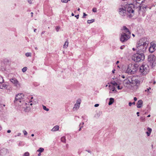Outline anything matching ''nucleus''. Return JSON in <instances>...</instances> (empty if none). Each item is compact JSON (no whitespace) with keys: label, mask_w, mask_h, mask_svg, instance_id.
<instances>
[{"label":"nucleus","mask_w":156,"mask_h":156,"mask_svg":"<svg viewBox=\"0 0 156 156\" xmlns=\"http://www.w3.org/2000/svg\"><path fill=\"white\" fill-rule=\"evenodd\" d=\"M148 44L149 41L147 38L144 37L141 38L136 44L137 51L141 53L145 52Z\"/></svg>","instance_id":"obj_1"},{"label":"nucleus","mask_w":156,"mask_h":156,"mask_svg":"<svg viewBox=\"0 0 156 156\" xmlns=\"http://www.w3.org/2000/svg\"><path fill=\"white\" fill-rule=\"evenodd\" d=\"M123 84L126 87H129L130 86L132 87L136 86L137 87L140 84V81L135 77L130 76L123 81Z\"/></svg>","instance_id":"obj_2"},{"label":"nucleus","mask_w":156,"mask_h":156,"mask_svg":"<svg viewBox=\"0 0 156 156\" xmlns=\"http://www.w3.org/2000/svg\"><path fill=\"white\" fill-rule=\"evenodd\" d=\"M132 3L131 4H129L128 5L127 9V17L129 18L132 17L134 14V8H138V7H136L134 6L133 4V1L132 0ZM138 7L139 8V9L141 8V6H139Z\"/></svg>","instance_id":"obj_3"},{"label":"nucleus","mask_w":156,"mask_h":156,"mask_svg":"<svg viewBox=\"0 0 156 156\" xmlns=\"http://www.w3.org/2000/svg\"><path fill=\"white\" fill-rule=\"evenodd\" d=\"M136 64H129L126 70V73L130 74H134L137 69Z\"/></svg>","instance_id":"obj_4"},{"label":"nucleus","mask_w":156,"mask_h":156,"mask_svg":"<svg viewBox=\"0 0 156 156\" xmlns=\"http://www.w3.org/2000/svg\"><path fill=\"white\" fill-rule=\"evenodd\" d=\"M144 59V55L142 53L141 54L136 53L134 54L133 57V59L134 61L137 62H139L142 61Z\"/></svg>","instance_id":"obj_5"},{"label":"nucleus","mask_w":156,"mask_h":156,"mask_svg":"<svg viewBox=\"0 0 156 156\" xmlns=\"http://www.w3.org/2000/svg\"><path fill=\"white\" fill-rule=\"evenodd\" d=\"M24 95L22 93L19 94H17L15 97V100L14 101V103H18L20 105L19 102L20 103L23 102Z\"/></svg>","instance_id":"obj_6"},{"label":"nucleus","mask_w":156,"mask_h":156,"mask_svg":"<svg viewBox=\"0 0 156 156\" xmlns=\"http://www.w3.org/2000/svg\"><path fill=\"white\" fill-rule=\"evenodd\" d=\"M149 71V67L146 64L142 65L140 68V71L143 74L146 75Z\"/></svg>","instance_id":"obj_7"},{"label":"nucleus","mask_w":156,"mask_h":156,"mask_svg":"<svg viewBox=\"0 0 156 156\" xmlns=\"http://www.w3.org/2000/svg\"><path fill=\"white\" fill-rule=\"evenodd\" d=\"M156 57L154 55H150L148 56V61L150 62L151 65L152 67L155 66Z\"/></svg>","instance_id":"obj_8"},{"label":"nucleus","mask_w":156,"mask_h":156,"mask_svg":"<svg viewBox=\"0 0 156 156\" xmlns=\"http://www.w3.org/2000/svg\"><path fill=\"white\" fill-rule=\"evenodd\" d=\"M130 37V36L129 35L122 34L120 38V40L122 42H124L127 41Z\"/></svg>","instance_id":"obj_9"},{"label":"nucleus","mask_w":156,"mask_h":156,"mask_svg":"<svg viewBox=\"0 0 156 156\" xmlns=\"http://www.w3.org/2000/svg\"><path fill=\"white\" fill-rule=\"evenodd\" d=\"M11 82L17 88H20L21 87L20 84L19 82L15 78H13L10 80Z\"/></svg>","instance_id":"obj_10"},{"label":"nucleus","mask_w":156,"mask_h":156,"mask_svg":"<svg viewBox=\"0 0 156 156\" xmlns=\"http://www.w3.org/2000/svg\"><path fill=\"white\" fill-rule=\"evenodd\" d=\"M119 14L122 16H127V12L125 7L119 8Z\"/></svg>","instance_id":"obj_11"},{"label":"nucleus","mask_w":156,"mask_h":156,"mask_svg":"<svg viewBox=\"0 0 156 156\" xmlns=\"http://www.w3.org/2000/svg\"><path fill=\"white\" fill-rule=\"evenodd\" d=\"M133 1V4L136 7H138L140 5V2L143 3L144 0H132Z\"/></svg>","instance_id":"obj_12"},{"label":"nucleus","mask_w":156,"mask_h":156,"mask_svg":"<svg viewBox=\"0 0 156 156\" xmlns=\"http://www.w3.org/2000/svg\"><path fill=\"white\" fill-rule=\"evenodd\" d=\"M156 49V46L153 42L151 43V46L149 48V51L150 52L152 53L154 52Z\"/></svg>","instance_id":"obj_13"},{"label":"nucleus","mask_w":156,"mask_h":156,"mask_svg":"<svg viewBox=\"0 0 156 156\" xmlns=\"http://www.w3.org/2000/svg\"><path fill=\"white\" fill-rule=\"evenodd\" d=\"M122 34H128L130 36V33L129 29L125 26L123 27L122 29Z\"/></svg>","instance_id":"obj_14"},{"label":"nucleus","mask_w":156,"mask_h":156,"mask_svg":"<svg viewBox=\"0 0 156 156\" xmlns=\"http://www.w3.org/2000/svg\"><path fill=\"white\" fill-rule=\"evenodd\" d=\"M143 104V101L142 100H139L137 103V108H140L142 107Z\"/></svg>","instance_id":"obj_15"},{"label":"nucleus","mask_w":156,"mask_h":156,"mask_svg":"<svg viewBox=\"0 0 156 156\" xmlns=\"http://www.w3.org/2000/svg\"><path fill=\"white\" fill-rule=\"evenodd\" d=\"M59 129V126L58 125L55 126L51 130L53 132H55L58 130Z\"/></svg>","instance_id":"obj_16"},{"label":"nucleus","mask_w":156,"mask_h":156,"mask_svg":"<svg viewBox=\"0 0 156 156\" xmlns=\"http://www.w3.org/2000/svg\"><path fill=\"white\" fill-rule=\"evenodd\" d=\"M8 85L5 83L2 84L1 85V89H6L7 88Z\"/></svg>","instance_id":"obj_17"},{"label":"nucleus","mask_w":156,"mask_h":156,"mask_svg":"<svg viewBox=\"0 0 156 156\" xmlns=\"http://www.w3.org/2000/svg\"><path fill=\"white\" fill-rule=\"evenodd\" d=\"M80 105L77 104H75L74 105V106L73 108V111L77 110L80 107Z\"/></svg>","instance_id":"obj_18"},{"label":"nucleus","mask_w":156,"mask_h":156,"mask_svg":"<svg viewBox=\"0 0 156 156\" xmlns=\"http://www.w3.org/2000/svg\"><path fill=\"white\" fill-rule=\"evenodd\" d=\"M147 130H148V131H147L146 132V133L147 134V136H149L150 135V134L151 132L152 129H151L148 127L147 128Z\"/></svg>","instance_id":"obj_19"},{"label":"nucleus","mask_w":156,"mask_h":156,"mask_svg":"<svg viewBox=\"0 0 156 156\" xmlns=\"http://www.w3.org/2000/svg\"><path fill=\"white\" fill-rule=\"evenodd\" d=\"M114 102V99L112 98H110V101L108 103V105H112Z\"/></svg>","instance_id":"obj_20"},{"label":"nucleus","mask_w":156,"mask_h":156,"mask_svg":"<svg viewBox=\"0 0 156 156\" xmlns=\"http://www.w3.org/2000/svg\"><path fill=\"white\" fill-rule=\"evenodd\" d=\"M68 44H69V42H68V41L67 40L65 43V44H64V45H63V48H66L68 46Z\"/></svg>","instance_id":"obj_21"},{"label":"nucleus","mask_w":156,"mask_h":156,"mask_svg":"<svg viewBox=\"0 0 156 156\" xmlns=\"http://www.w3.org/2000/svg\"><path fill=\"white\" fill-rule=\"evenodd\" d=\"M23 108H24V110L25 112H28L29 111L30 109V108L28 107H26V108L24 107Z\"/></svg>","instance_id":"obj_22"},{"label":"nucleus","mask_w":156,"mask_h":156,"mask_svg":"<svg viewBox=\"0 0 156 156\" xmlns=\"http://www.w3.org/2000/svg\"><path fill=\"white\" fill-rule=\"evenodd\" d=\"M7 152V150L6 149H2V155L5 154Z\"/></svg>","instance_id":"obj_23"},{"label":"nucleus","mask_w":156,"mask_h":156,"mask_svg":"<svg viewBox=\"0 0 156 156\" xmlns=\"http://www.w3.org/2000/svg\"><path fill=\"white\" fill-rule=\"evenodd\" d=\"M61 140L62 142L63 143H65L66 141V139L65 136H62L61 139Z\"/></svg>","instance_id":"obj_24"},{"label":"nucleus","mask_w":156,"mask_h":156,"mask_svg":"<svg viewBox=\"0 0 156 156\" xmlns=\"http://www.w3.org/2000/svg\"><path fill=\"white\" fill-rule=\"evenodd\" d=\"M94 19H92L91 20H88L87 21V23L90 24L94 22Z\"/></svg>","instance_id":"obj_25"},{"label":"nucleus","mask_w":156,"mask_h":156,"mask_svg":"<svg viewBox=\"0 0 156 156\" xmlns=\"http://www.w3.org/2000/svg\"><path fill=\"white\" fill-rule=\"evenodd\" d=\"M111 84H112L114 86H116L117 85V83L114 81H112L111 83Z\"/></svg>","instance_id":"obj_26"},{"label":"nucleus","mask_w":156,"mask_h":156,"mask_svg":"<svg viewBox=\"0 0 156 156\" xmlns=\"http://www.w3.org/2000/svg\"><path fill=\"white\" fill-rule=\"evenodd\" d=\"M44 151V149L41 147L39 149L37 150V151L39 152L40 153L43 152Z\"/></svg>","instance_id":"obj_27"},{"label":"nucleus","mask_w":156,"mask_h":156,"mask_svg":"<svg viewBox=\"0 0 156 156\" xmlns=\"http://www.w3.org/2000/svg\"><path fill=\"white\" fill-rule=\"evenodd\" d=\"M25 55L27 57H31V53L27 52L25 54Z\"/></svg>","instance_id":"obj_28"},{"label":"nucleus","mask_w":156,"mask_h":156,"mask_svg":"<svg viewBox=\"0 0 156 156\" xmlns=\"http://www.w3.org/2000/svg\"><path fill=\"white\" fill-rule=\"evenodd\" d=\"M145 120V118L144 117H141L140 118V120L141 122H144Z\"/></svg>","instance_id":"obj_29"},{"label":"nucleus","mask_w":156,"mask_h":156,"mask_svg":"<svg viewBox=\"0 0 156 156\" xmlns=\"http://www.w3.org/2000/svg\"><path fill=\"white\" fill-rule=\"evenodd\" d=\"M81 102V100L80 99H78L76 101V104H77L80 105Z\"/></svg>","instance_id":"obj_30"},{"label":"nucleus","mask_w":156,"mask_h":156,"mask_svg":"<svg viewBox=\"0 0 156 156\" xmlns=\"http://www.w3.org/2000/svg\"><path fill=\"white\" fill-rule=\"evenodd\" d=\"M43 109L44 110H45L47 111H48L49 110V109L48 108H47L44 105H43Z\"/></svg>","instance_id":"obj_31"},{"label":"nucleus","mask_w":156,"mask_h":156,"mask_svg":"<svg viewBox=\"0 0 156 156\" xmlns=\"http://www.w3.org/2000/svg\"><path fill=\"white\" fill-rule=\"evenodd\" d=\"M27 69V68L26 67H24L22 69V71L24 73L26 72Z\"/></svg>","instance_id":"obj_32"},{"label":"nucleus","mask_w":156,"mask_h":156,"mask_svg":"<svg viewBox=\"0 0 156 156\" xmlns=\"http://www.w3.org/2000/svg\"><path fill=\"white\" fill-rule=\"evenodd\" d=\"M30 154L29 152H27L24 153L23 156H29Z\"/></svg>","instance_id":"obj_33"},{"label":"nucleus","mask_w":156,"mask_h":156,"mask_svg":"<svg viewBox=\"0 0 156 156\" xmlns=\"http://www.w3.org/2000/svg\"><path fill=\"white\" fill-rule=\"evenodd\" d=\"M4 63L5 64H6L9 62V61L8 59H5L4 60Z\"/></svg>","instance_id":"obj_34"},{"label":"nucleus","mask_w":156,"mask_h":156,"mask_svg":"<svg viewBox=\"0 0 156 156\" xmlns=\"http://www.w3.org/2000/svg\"><path fill=\"white\" fill-rule=\"evenodd\" d=\"M60 28V27L59 26H56L55 27V29H56V31L57 32H58V31Z\"/></svg>","instance_id":"obj_35"},{"label":"nucleus","mask_w":156,"mask_h":156,"mask_svg":"<svg viewBox=\"0 0 156 156\" xmlns=\"http://www.w3.org/2000/svg\"><path fill=\"white\" fill-rule=\"evenodd\" d=\"M70 0H61V2L63 3H67L68 1H69Z\"/></svg>","instance_id":"obj_36"},{"label":"nucleus","mask_w":156,"mask_h":156,"mask_svg":"<svg viewBox=\"0 0 156 156\" xmlns=\"http://www.w3.org/2000/svg\"><path fill=\"white\" fill-rule=\"evenodd\" d=\"M23 132L24 135H26L27 134V132L25 130H23Z\"/></svg>","instance_id":"obj_37"},{"label":"nucleus","mask_w":156,"mask_h":156,"mask_svg":"<svg viewBox=\"0 0 156 156\" xmlns=\"http://www.w3.org/2000/svg\"><path fill=\"white\" fill-rule=\"evenodd\" d=\"M92 11L94 12H97V9L96 8H94L92 9Z\"/></svg>","instance_id":"obj_38"},{"label":"nucleus","mask_w":156,"mask_h":156,"mask_svg":"<svg viewBox=\"0 0 156 156\" xmlns=\"http://www.w3.org/2000/svg\"><path fill=\"white\" fill-rule=\"evenodd\" d=\"M34 0H28V1L30 4H31L32 1Z\"/></svg>","instance_id":"obj_39"},{"label":"nucleus","mask_w":156,"mask_h":156,"mask_svg":"<svg viewBox=\"0 0 156 156\" xmlns=\"http://www.w3.org/2000/svg\"><path fill=\"white\" fill-rule=\"evenodd\" d=\"M117 88H118V89H119V90H121L122 88V87H120L119 86H118L117 87Z\"/></svg>","instance_id":"obj_40"},{"label":"nucleus","mask_w":156,"mask_h":156,"mask_svg":"<svg viewBox=\"0 0 156 156\" xmlns=\"http://www.w3.org/2000/svg\"><path fill=\"white\" fill-rule=\"evenodd\" d=\"M81 123H80V125H79V126H80V129H79V131H80V130H81V128H82V127H83V126H81Z\"/></svg>","instance_id":"obj_41"},{"label":"nucleus","mask_w":156,"mask_h":156,"mask_svg":"<svg viewBox=\"0 0 156 156\" xmlns=\"http://www.w3.org/2000/svg\"><path fill=\"white\" fill-rule=\"evenodd\" d=\"M151 89V88L149 87L148 88H147V90H145V91H148Z\"/></svg>","instance_id":"obj_42"},{"label":"nucleus","mask_w":156,"mask_h":156,"mask_svg":"<svg viewBox=\"0 0 156 156\" xmlns=\"http://www.w3.org/2000/svg\"><path fill=\"white\" fill-rule=\"evenodd\" d=\"M87 15L85 13H83V18H84L85 17L84 16H87Z\"/></svg>","instance_id":"obj_43"},{"label":"nucleus","mask_w":156,"mask_h":156,"mask_svg":"<svg viewBox=\"0 0 156 156\" xmlns=\"http://www.w3.org/2000/svg\"><path fill=\"white\" fill-rule=\"evenodd\" d=\"M75 17H76L77 19H78L79 17V15H75Z\"/></svg>","instance_id":"obj_44"},{"label":"nucleus","mask_w":156,"mask_h":156,"mask_svg":"<svg viewBox=\"0 0 156 156\" xmlns=\"http://www.w3.org/2000/svg\"><path fill=\"white\" fill-rule=\"evenodd\" d=\"M133 50V51H137V50H136V48H133V49H132Z\"/></svg>","instance_id":"obj_45"},{"label":"nucleus","mask_w":156,"mask_h":156,"mask_svg":"<svg viewBox=\"0 0 156 156\" xmlns=\"http://www.w3.org/2000/svg\"><path fill=\"white\" fill-rule=\"evenodd\" d=\"M132 105V103H131L130 102H129V106H131Z\"/></svg>","instance_id":"obj_46"},{"label":"nucleus","mask_w":156,"mask_h":156,"mask_svg":"<svg viewBox=\"0 0 156 156\" xmlns=\"http://www.w3.org/2000/svg\"><path fill=\"white\" fill-rule=\"evenodd\" d=\"M112 91H114L115 90V87H112Z\"/></svg>","instance_id":"obj_47"},{"label":"nucleus","mask_w":156,"mask_h":156,"mask_svg":"<svg viewBox=\"0 0 156 156\" xmlns=\"http://www.w3.org/2000/svg\"><path fill=\"white\" fill-rule=\"evenodd\" d=\"M98 106H99V104H96L94 105V107H97Z\"/></svg>","instance_id":"obj_48"},{"label":"nucleus","mask_w":156,"mask_h":156,"mask_svg":"<svg viewBox=\"0 0 156 156\" xmlns=\"http://www.w3.org/2000/svg\"><path fill=\"white\" fill-rule=\"evenodd\" d=\"M124 46H121L120 47V49H123V48H124Z\"/></svg>","instance_id":"obj_49"},{"label":"nucleus","mask_w":156,"mask_h":156,"mask_svg":"<svg viewBox=\"0 0 156 156\" xmlns=\"http://www.w3.org/2000/svg\"><path fill=\"white\" fill-rule=\"evenodd\" d=\"M137 98L136 97H134V100L135 101H136L137 100Z\"/></svg>","instance_id":"obj_50"},{"label":"nucleus","mask_w":156,"mask_h":156,"mask_svg":"<svg viewBox=\"0 0 156 156\" xmlns=\"http://www.w3.org/2000/svg\"><path fill=\"white\" fill-rule=\"evenodd\" d=\"M7 132L8 133H10L11 132V131L10 130H7Z\"/></svg>","instance_id":"obj_51"},{"label":"nucleus","mask_w":156,"mask_h":156,"mask_svg":"<svg viewBox=\"0 0 156 156\" xmlns=\"http://www.w3.org/2000/svg\"><path fill=\"white\" fill-rule=\"evenodd\" d=\"M139 112H137V113H136V114L137 115V116H139Z\"/></svg>","instance_id":"obj_52"},{"label":"nucleus","mask_w":156,"mask_h":156,"mask_svg":"<svg viewBox=\"0 0 156 156\" xmlns=\"http://www.w3.org/2000/svg\"><path fill=\"white\" fill-rule=\"evenodd\" d=\"M2 82H1V84L2 83L4 82V80L3 78H2Z\"/></svg>","instance_id":"obj_53"},{"label":"nucleus","mask_w":156,"mask_h":156,"mask_svg":"<svg viewBox=\"0 0 156 156\" xmlns=\"http://www.w3.org/2000/svg\"><path fill=\"white\" fill-rule=\"evenodd\" d=\"M121 77L123 78H125V76L124 75H122Z\"/></svg>","instance_id":"obj_54"},{"label":"nucleus","mask_w":156,"mask_h":156,"mask_svg":"<svg viewBox=\"0 0 156 156\" xmlns=\"http://www.w3.org/2000/svg\"><path fill=\"white\" fill-rule=\"evenodd\" d=\"M30 13L31 14V17H33V12H31Z\"/></svg>","instance_id":"obj_55"},{"label":"nucleus","mask_w":156,"mask_h":156,"mask_svg":"<svg viewBox=\"0 0 156 156\" xmlns=\"http://www.w3.org/2000/svg\"><path fill=\"white\" fill-rule=\"evenodd\" d=\"M119 63V61H117L116 62V64H118Z\"/></svg>","instance_id":"obj_56"},{"label":"nucleus","mask_w":156,"mask_h":156,"mask_svg":"<svg viewBox=\"0 0 156 156\" xmlns=\"http://www.w3.org/2000/svg\"><path fill=\"white\" fill-rule=\"evenodd\" d=\"M41 155V153L40 152L38 154V156H40Z\"/></svg>","instance_id":"obj_57"},{"label":"nucleus","mask_w":156,"mask_h":156,"mask_svg":"<svg viewBox=\"0 0 156 156\" xmlns=\"http://www.w3.org/2000/svg\"><path fill=\"white\" fill-rule=\"evenodd\" d=\"M71 15L72 16H74V14L73 13H72V14H71Z\"/></svg>","instance_id":"obj_58"},{"label":"nucleus","mask_w":156,"mask_h":156,"mask_svg":"<svg viewBox=\"0 0 156 156\" xmlns=\"http://www.w3.org/2000/svg\"><path fill=\"white\" fill-rule=\"evenodd\" d=\"M135 102H133V103H132V104L135 105Z\"/></svg>","instance_id":"obj_59"},{"label":"nucleus","mask_w":156,"mask_h":156,"mask_svg":"<svg viewBox=\"0 0 156 156\" xmlns=\"http://www.w3.org/2000/svg\"><path fill=\"white\" fill-rule=\"evenodd\" d=\"M115 71V69H114V70H112V73H114V71Z\"/></svg>","instance_id":"obj_60"},{"label":"nucleus","mask_w":156,"mask_h":156,"mask_svg":"<svg viewBox=\"0 0 156 156\" xmlns=\"http://www.w3.org/2000/svg\"><path fill=\"white\" fill-rule=\"evenodd\" d=\"M31 136H34V134H32L31 135Z\"/></svg>","instance_id":"obj_61"},{"label":"nucleus","mask_w":156,"mask_h":156,"mask_svg":"<svg viewBox=\"0 0 156 156\" xmlns=\"http://www.w3.org/2000/svg\"><path fill=\"white\" fill-rule=\"evenodd\" d=\"M20 135H21V133H19L18 136H20Z\"/></svg>","instance_id":"obj_62"},{"label":"nucleus","mask_w":156,"mask_h":156,"mask_svg":"<svg viewBox=\"0 0 156 156\" xmlns=\"http://www.w3.org/2000/svg\"><path fill=\"white\" fill-rule=\"evenodd\" d=\"M36 29H35L34 30V32H36Z\"/></svg>","instance_id":"obj_63"},{"label":"nucleus","mask_w":156,"mask_h":156,"mask_svg":"<svg viewBox=\"0 0 156 156\" xmlns=\"http://www.w3.org/2000/svg\"><path fill=\"white\" fill-rule=\"evenodd\" d=\"M77 10L78 11H79L80 10V9L79 8L78 9H77Z\"/></svg>","instance_id":"obj_64"}]
</instances>
